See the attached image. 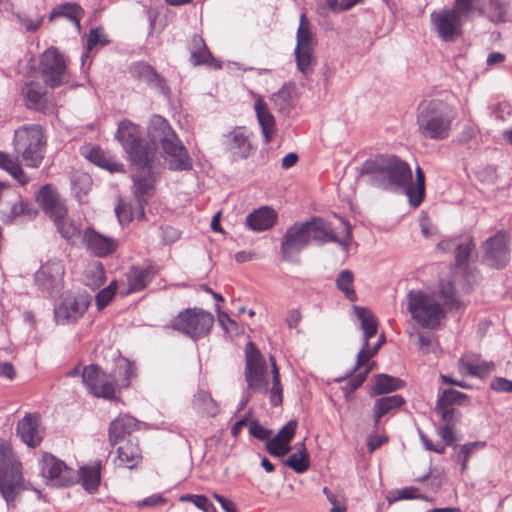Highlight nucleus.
<instances>
[{
  "instance_id": "obj_1",
  "label": "nucleus",
  "mask_w": 512,
  "mask_h": 512,
  "mask_svg": "<svg viewBox=\"0 0 512 512\" xmlns=\"http://www.w3.org/2000/svg\"><path fill=\"white\" fill-rule=\"evenodd\" d=\"M17 158L0 151V167L7 171L19 184L26 185L29 177L23 170L19 158L25 166L38 168L45 157L47 137L39 124H27L18 127L13 138Z\"/></svg>"
},
{
  "instance_id": "obj_2",
  "label": "nucleus",
  "mask_w": 512,
  "mask_h": 512,
  "mask_svg": "<svg viewBox=\"0 0 512 512\" xmlns=\"http://www.w3.org/2000/svg\"><path fill=\"white\" fill-rule=\"evenodd\" d=\"M407 309L413 320H440L447 311H460L463 304L456 297L453 285L441 284L439 294L411 290L407 295Z\"/></svg>"
},
{
  "instance_id": "obj_3",
  "label": "nucleus",
  "mask_w": 512,
  "mask_h": 512,
  "mask_svg": "<svg viewBox=\"0 0 512 512\" xmlns=\"http://www.w3.org/2000/svg\"><path fill=\"white\" fill-rule=\"evenodd\" d=\"M361 176H367L372 186L400 188L412 180V171L398 156L386 154L367 159L361 167Z\"/></svg>"
},
{
  "instance_id": "obj_4",
  "label": "nucleus",
  "mask_w": 512,
  "mask_h": 512,
  "mask_svg": "<svg viewBox=\"0 0 512 512\" xmlns=\"http://www.w3.org/2000/svg\"><path fill=\"white\" fill-rule=\"evenodd\" d=\"M456 112L449 103L440 100H424L417 107L416 123L419 133L431 140L449 137Z\"/></svg>"
},
{
  "instance_id": "obj_5",
  "label": "nucleus",
  "mask_w": 512,
  "mask_h": 512,
  "mask_svg": "<svg viewBox=\"0 0 512 512\" xmlns=\"http://www.w3.org/2000/svg\"><path fill=\"white\" fill-rule=\"evenodd\" d=\"M148 134L156 147L157 143L161 144L163 157L170 170L188 171L192 169V162L187 149L165 118L159 115L153 116Z\"/></svg>"
},
{
  "instance_id": "obj_6",
  "label": "nucleus",
  "mask_w": 512,
  "mask_h": 512,
  "mask_svg": "<svg viewBox=\"0 0 512 512\" xmlns=\"http://www.w3.org/2000/svg\"><path fill=\"white\" fill-rule=\"evenodd\" d=\"M473 12L484 16V8L476 7L475 0H455L452 8L434 11L430 18L439 38L451 42L462 35V26Z\"/></svg>"
},
{
  "instance_id": "obj_7",
  "label": "nucleus",
  "mask_w": 512,
  "mask_h": 512,
  "mask_svg": "<svg viewBox=\"0 0 512 512\" xmlns=\"http://www.w3.org/2000/svg\"><path fill=\"white\" fill-rule=\"evenodd\" d=\"M26 489L22 463L12 446L0 439V495L10 506L15 502L17 495Z\"/></svg>"
},
{
  "instance_id": "obj_8",
  "label": "nucleus",
  "mask_w": 512,
  "mask_h": 512,
  "mask_svg": "<svg viewBox=\"0 0 512 512\" xmlns=\"http://www.w3.org/2000/svg\"><path fill=\"white\" fill-rule=\"evenodd\" d=\"M115 137L129 155L132 164H147L155 161L157 147L150 136L149 142L141 139V130L138 125L129 120L121 121Z\"/></svg>"
},
{
  "instance_id": "obj_9",
  "label": "nucleus",
  "mask_w": 512,
  "mask_h": 512,
  "mask_svg": "<svg viewBox=\"0 0 512 512\" xmlns=\"http://www.w3.org/2000/svg\"><path fill=\"white\" fill-rule=\"evenodd\" d=\"M266 361L256 345L249 341L245 347L244 376L247 390L255 393L270 394L266 375Z\"/></svg>"
},
{
  "instance_id": "obj_10",
  "label": "nucleus",
  "mask_w": 512,
  "mask_h": 512,
  "mask_svg": "<svg viewBox=\"0 0 512 512\" xmlns=\"http://www.w3.org/2000/svg\"><path fill=\"white\" fill-rule=\"evenodd\" d=\"M39 72L46 86L56 88L68 80L67 59L58 49L50 47L40 56Z\"/></svg>"
},
{
  "instance_id": "obj_11",
  "label": "nucleus",
  "mask_w": 512,
  "mask_h": 512,
  "mask_svg": "<svg viewBox=\"0 0 512 512\" xmlns=\"http://www.w3.org/2000/svg\"><path fill=\"white\" fill-rule=\"evenodd\" d=\"M39 467L41 475L53 486L68 487L77 483L78 472L68 467L64 461L56 458L51 453H43L39 461Z\"/></svg>"
},
{
  "instance_id": "obj_12",
  "label": "nucleus",
  "mask_w": 512,
  "mask_h": 512,
  "mask_svg": "<svg viewBox=\"0 0 512 512\" xmlns=\"http://www.w3.org/2000/svg\"><path fill=\"white\" fill-rule=\"evenodd\" d=\"M81 376L84 385L95 397L116 399V380L112 375L104 373L98 365L91 364L84 367Z\"/></svg>"
},
{
  "instance_id": "obj_13",
  "label": "nucleus",
  "mask_w": 512,
  "mask_h": 512,
  "mask_svg": "<svg viewBox=\"0 0 512 512\" xmlns=\"http://www.w3.org/2000/svg\"><path fill=\"white\" fill-rule=\"evenodd\" d=\"M154 162L147 164H132L135 171L132 173L133 194L139 206V214L144 216V207L155 193L156 177L152 171Z\"/></svg>"
},
{
  "instance_id": "obj_14",
  "label": "nucleus",
  "mask_w": 512,
  "mask_h": 512,
  "mask_svg": "<svg viewBox=\"0 0 512 512\" xmlns=\"http://www.w3.org/2000/svg\"><path fill=\"white\" fill-rule=\"evenodd\" d=\"M341 223L343 224L345 235L339 238L336 236L332 225L320 217H315L305 222V224L308 225L307 230L309 231L310 241L314 240L318 244L335 242L343 246L346 250L352 241V228L351 225L343 219H341Z\"/></svg>"
},
{
  "instance_id": "obj_15",
  "label": "nucleus",
  "mask_w": 512,
  "mask_h": 512,
  "mask_svg": "<svg viewBox=\"0 0 512 512\" xmlns=\"http://www.w3.org/2000/svg\"><path fill=\"white\" fill-rule=\"evenodd\" d=\"M307 227L305 222H296L286 230L280 246L283 261H297L300 252L309 245L310 238Z\"/></svg>"
},
{
  "instance_id": "obj_16",
  "label": "nucleus",
  "mask_w": 512,
  "mask_h": 512,
  "mask_svg": "<svg viewBox=\"0 0 512 512\" xmlns=\"http://www.w3.org/2000/svg\"><path fill=\"white\" fill-rule=\"evenodd\" d=\"M90 303L91 298L88 295L67 292L55 307V318L56 320H77L83 317Z\"/></svg>"
},
{
  "instance_id": "obj_17",
  "label": "nucleus",
  "mask_w": 512,
  "mask_h": 512,
  "mask_svg": "<svg viewBox=\"0 0 512 512\" xmlns=\"http://www.w3.org/2000/svg\"><path fill=\"white\" fill-rule=\"evenodd\" d=\"M16 434L29 448L38 447L44 437L41 417L38 412H27L16 426Z\"/></svg>"
},
{
  "instance_id": "obj_18",
  "label": "nucleus",
  "mask_w": 512,
  "mask_h": 512,
  "mask_svg": "<svg viewBox=\"0 0 512 512\" xmlns=\"http://www.w3.org/2000/svg\"><path fill=\"white\" fill-rule=\"evenodd\" d=\"M65 266L61 260L50 259L35 274V282L39 288L51 291L62 287Z\"/></svg>"
},
{
  "instance_id": "obj_19",
  "label": "nucleus",
  "mask_w": 512,
  "mask_h": 512,
  "mask_svg": "<svg viewBox=\"0 0 512 512\" xmlns=\"http://www.w3.org/2000/svg\"><path fill=\"white\" fill-rule=\"evenodd\" d=\"M484 258L488 264L496 269L503 268L510 260L508 236L505 232H498L485 242Z\"/></svg>"
},
{
  "instance_id": "obj_20",
  "label": "nucleus",
  "mask_w": 512,
  "mask_h": 512,
  "mask_svg": "<svg viewBox=\"0 0 512 512\" xmlns=\"http://www.w3.org/2000/svg\"><path fill=\"white\" fill-rule=\"evenodd\" d=\"M82 241L87 250L96 257H106L113 254L118 247L114 238L105 236L91 227L83 231Z\"/></svg>"
},
{
  "instance_id": "obj_21",
  "label": "nucleus",
  "mask_w": 512,
  "mask_h": 512,
  "mask_svg": "<svg viewBox=\"0 0 512 512\" xmlns=\"http://www.w3.org/2000/svg\"><path fill=\"white\" fill-rule=\"evenodd\" d=\"M21 95L28 109L38 110L43 113L50 112L52 105L48 102L45 86L37 81H27L21 88Z\"/></svg>"
},
{
  "instance_id": "obj_22",
  "label": "nucleus",
  "mask_w": 512,
  "mask_h": 512,
  "mask_svg": "<svg viewBox=\"0 0 512 512\" xmlns=\"http://www.w3.org/2000/svg\"><path fill=\"white\" fill-rule=\"evenodd\" d=\"M137 424L138 421L129 415H120L114 419L108 430L110 445L115 446L133 437L132 432L137 429Z\"/></svg>"
},
{
  "instance_id": "obj_23",
  "label": "nucleus",
  "mask_w": 512,
  "mask_h": 512,
  "mask_svg": "<svg viewBox=\"0 0 512 512\" xmlns=\"http://www.w3.org/2000/svg\"><path fill=\"white\" fill-rule=\"evenodd\" d=\"M189 49L190 61L193 65H207L215 69L222 67L221 62L214 58L201 36L195 34L191 37Z\"/></svg>"
},
{
  "instance_id": "obj_24",
  "label": "nucleus",
  "mask_w": 512,
  "mask_h": 512,
  "mask_svg": "<svg viewBox=\"0 0 512 512\" xmlns=\"http://www.w3.org/2000/svg\"><path fill=\"white\" fill-rule=\"evenodd\" d=\"M154 276L155 272L152 268L133 267L127 275V287L122 284L119 294L125 297L143 290L153 280Z\"/></svg>"
},
{
  "instance_id": "obj_25",
  "label": "nucleus",
  "mask_w": 512,
  "mask_h": 512,
  "mask_svg": "<svg viewBox=\"0 0 512 512\" xmlns=\"http://www.w3.org/2000/svg\"><path fill=\"white\" fill-rule=\"evenodd\" d=\"M278 219L276 211L268 206L260 207L246 217L247 227L254 232L271 229Z\"/></svg>"
},
{
  "instance_id": "obj_26",
  "label": "nucleus",
  "mask_w": 512,
  "mask_h": 512,
  "mask_svg": "<svg viewBox=\"0 0 512 512\" xmlns=\"http://www.w3.org/2000/svg\"><path fill=\"white\" fill-rule=\"evenodd\" d=\"M117 459L128 468L134 469L142 462V452L137 437H130L117 448Z\"/></svg>"
},
{
  "instance_id": "obj_27",
  "label": "nucleus",
  "mask_w": 512,
  "mask_h": 512,
  "mask_svg": "<svg viewBox=\"0 0 512 512\" xmlns=\"http://www.w3.org/2000/svg\"><path fill=\"white\" fill-rule=\"evenodd\" d=\"M405 404V400L401 395H391L380 397L375 400L373 406V422L374 427L377 428L380 424L381 418L386 414L398 410Z\"/></svg>"
},
{
  "instance_id": "obj_28",
  "label": "nucleus",
  "mask_w": 512,
  "mask_h": 512,
  "mask_svg": "<svg viewBox=\"0 0 512 512\" xmlns=\"http://www.w3.org/2000/svg\"><path fill=\"white\" fill-rule=\"evenodd\" d=\"M255 112L257 115L258 122L262 129L265 143H270L276 132L275 119L272 113L269 111L267 104L261 98L255 101Z\"/></svg>"
},
{
  "instance_id": "obj_29",
  "label": "nucleus",
  "mask_w": 512,
  "mask_h": 512,
  "mask_svg": "<svg viewBox=\"0 0 512 512\" xmlns=\"http://www.w3.org/2000/svg\"><path fill=\"white\" fill-rule=\"evenodd\" d=\"M130 72L135 79L144 81L158 89L163 90L166 87L165 80L154 70L152 66L145 62L134 63L130 67Z\"/></svg>"
},
{
  "instance_id": "obj_30",
  "label": "nucleus",
  "mask_w": 512,
  "mask_h": 512,
  "mask_svg": "<svg viewBox=\"0 0 512 512\" xmlns=\"http://www.w3.org/2000/svg\"><path fill=\"white\" fill-rule=\"evenodd\" d=\"M403 188L405 189L409 204L414 208L419 207L425 198V175L419 166L416 167L415 183H412L411 180Z\"/></svg>"
},
{
  "instance_id": "obj_31",
  "label": "nucleus",
  "mask_w": 512,
  "mask_h": 512,
  "mask_svg": "<svg viewBox=\"0 0 512 512\" xmlns=\"http://www.w3.org/2000/svg\"><path fill=\"white\" fill-rule=\"evenodd\" d=\"M227 147L235 159L247 158L251 151L247 136L240 130H234L227 136Z\"/></svg>"
},
{
  "instance_id": "obj_32",
  "label": "nucleus",
  "mask_w": 512,
  "mask_h": 512,
  "mask_svg": "<svg viewBox=\"0 0 512 512\" xmlns=\"http://www.w3.org/2000/svg\"><path fill=\"white\" fill-rule=\"evenodd\" d=\"M100 470L101 461H97L91 466L81 467L80 472L78 473L77 482H81L83 488L89 493L96 492L101 479Z\"/></svg>"
},
{
  "instance_id": "obj_33",
  "label": "nucleus",
  "mask_w": 512,
  "mask_h": 512,
  "mask_svg": "<svg viewBox=\"0 0 512 512\" xmlns=\"http://www.w3.org/2000/svg\"><path fill=\"white\" fill-rule=\"evenodd\" d=\"M84 14L85 12L79 4L67 2L55 7L50 13L49 20L53 21L58 17H66L72 21L78 29H80V22L84 17Z\"/></svg>"
},
{
  "instance_id": "obj_34",
  "label": "nucleus",
  "mask_w": 512,
  "mask_h": 512,
  "mask_svg": "<svg viewBox=\"0 0 512 512\" xmlns=\"http://www.w3.org/2000/svg\"><path fill=\"white\" fill-rule=\"evenodd\" d=\"M193 409L201 415L215 417L219 413L216 401L205 390H199L192 401Z\"/></svg>"
},
{
  "instance_id": "obj_35",
  "label": "nucleus",
  "mask_w": 512,
  "mask_h": 512,
  "mask_svg": "<svg viewBox=\"0 0 512 512\" xmlns=\"http://www.w3.org/2000/svg\"><path fill=\"white\" fill-rule=\"evenodd\" d=\"M213 322H173L171 328L192 338L198 339L209 333Z\"/></svg>"
},
{
  "instance_id": "obj_36",
  "label": "nucleus",
  "mask_w": 512,
  "mask_h": 512,
  "mask_svg": "<svg viewBox=\"0 0 512 512\" xmlns=\"http://www.w3.org/2000/svg\"><path fill=\"white\" fill-rule=\"evenodd\" d=\"M294 55L299 72L305 77L312 74L317 62L315 48H295Z\"/></svg>"
},
{
  "instance_id": "obj_37",
  "label": "nucleus",
  "mask_w": 512,
  "mask_h": 512,
  "mask_svg": "<svg viewBox=\"0 0 512 512\" xmlns=\"http://www.w3.org/2000/svg\"><path fill=\"white\" fill-rule=\"evenodd\" d=\"M405 382L388 374H377L374 378L373 394L381 395L404 387Z\"/></svg>"
},
{
  "instance_id": "obj_38",
  "label": "nucleus",
  "mask_w": 512,
  "mask_h": 512,
  "mask_svg": "<svg viewBox=\"0 0 512 512\" xmlns=\"http://www.w3.org/2000/svg\"><path fill=\"white\" fill-rule=\"evenodd\" d=\"M297 44L295 48H315L316 39L315 34L312 32L310 23L305 13L300 16L299 27L297 29Z\"/></svg>"
},
{
  "instance_id": "obj_39",
  "label": "nucleus",
  "mask_w": 512,
  "mask_h": 512,
  "mask_svg": "<svg viewBox=\"0 0 512 512\" xmlns=\"http://www.w3.org/2000/svg\"><path fill=\"white\" fill-rule=\"evenodd\" d=\"M86 158L90 162H92L102 168H105V169L109 170L110 172H123L124 171L123 165L121 163L111 161L105 155L104 151L98 147L91 148L87 152Z\"/></svg>"
},
{
  "instance_id": "obj_40",
  "label": "nucleus",
  "mask_w": 512,
  "mask_h": 512,
  "mask_svg": "<svg viewBox=\"0 0 512 512\" xmlns=\"http://www.w3.org/2000/svg\"><path fill=\"white\" fill-rule=\"evenodd\" d=\"M299 445L301 447L299 452L291 454L284 464L296 473H304L309 468L310 458L304 442H301Z\"/></svg>"
},
{
  "instance_id": "obj_41",
  "label": "nucleus",
  "mask_w": 512,
  "mask_h": 512,
  "mask_svg": "<svg viewBox=\"0 0 512 512\" xmlns=\"http://www.w3.org/2000/svg\"><path fill=\"white\" fill-rule=\"evenodd\" d=\"M272 386L270 388V403L272 406H280L283 402V388L280 381L279 368L273 356H270Z\"/></svg>"
},
{
  "instance_id": "obj_42",
  "label": "nucleus",
  "mask_w": 512,
  "mask_h": 512,
  "mask_svg": "<svg viewBox=\"0 0 512 512\" xmlns=\"http://www.w3.org/2000/svg\"><path fill=\"white\" fill-rule=\"evenodd\" d=\"M458 366L461 372L465 371L470 376L484 378L494 368V363L482 362L481 364L475 365L463 356L459 359Z\"/></svg>"
},
{
  "instance_id": "obj_43",
  "label": "nucleus",
  "mask_w": 512,
  "mask_h": 512,
  "mask_svg": "<svg viewBox=\"0 0 512 512\" xmlns=\"http://www.w3.org/2000/svg\"><path fill=\"white\" fill-rule=\"evenodd\" d=\"M469 402V396L458 390L448 388L445 389L441 395L438 396L436 404L446 408L453 407L454 405H464Z\"/></svg>"
},
{
  "instance_id": "obj_44",
  "label": "nucleus",
  "mask_w": 512,
  "mask_h": 512,
  "mask_svg": "<svg viewBox=\"0 0 512 512\" xmlns=\"http://www.w3.org/2000/svg\"><path fill=\"white\" fill-rule=\"evenodd\" d=\"M105 269L102 263L93 262L86 267L85 284L92 288H99L105 282Z\"/></svg>"
},
{
  "instance_id": "obj_45",
  "label": "nucleus",
  "mask_w": 512,
  "mask_h": 512,
  "mask_svg": "<svg viewBox=\"0 0 512 512\" xmlns=\"http://www.w3.org/2000/svg\"><path fill=\"white\" fill-rule=\"evenodd\" d=\"M353 284L354 275L350 270H342L336 278V287L350 301H355L357 299Z\"/></svg>"
},
{
  "instance_id": "obj_46",
  "label": "nucleus",
  "mask_w": 512,
  "mask_h": 512,
  "mask_svg": "<svg viewBox=\"0 0 512 512\" xmlns=\"http://www.w3.org/2000/svg\"><path fill=\"white\" fill-rule=\"evenodd\" d=\"M56 227L61 236L71 244H74L82 235L80 225L68 217L59 222Z\"/></svg>"
},
{
  "instance_id": "obj_47",
  "label": "nucleus",
  "mask_w": 512,
  "mask_h": 512,
  "mask_svg": "<svg viewBox=\"0 0 512 512\" xmlns=\"http://www.w3.org/2000/svg\"><path fill=\"white\" fill-rule=\"evenodd\" d=\"M508 3L502 0H489L487 11L484 15L492 22H505L507 20Z\"/></svg>"
},
{
  "instance_id": "obj_48",
  "label": "nucleus",
  "mask_w": 512,
  "mask_h": 512,
  "mask_svg": "<svg viewBox=\"0 0 512 512\" xmlns=\"http://www.w3.org/2000/svg\"><path fill=\"white\" fill-rule=\"evenodd\" d=\"M36 214L37 211L34 209L32 204L25 202L22 199H17L10 208L9 217L15 219L24 216L28 219H32Z\"/></svg>"
},
{
  "instance_id": "obj_49",
  "label": "nucleus",
  "mask_w": 512,
  "mask_h": 512,
  "mask_svg": "<svg viewBox=\"0 0 512 512\" xmlns=\"http://www.w3.org/2000/svg\"><path fill=\"white\" fill-rule=\"evenodd\" d=\"M485 446V442L481 441H475V442H468L461 446H458L459 451L457 453V461L461 465V472H465L467 469V463L469 461V457L472 454V452L476 448H483Z\"/></svg>"
},
{
  "instance_id": "obj_50",
  "label": "nucleus",
  "mask_w": 512,
  "mask_h": 512,
  "mask_svg": "<svg viewBox=\"0 0 512 512\" xmlns=\"http://www.w3.org/2000/svg\"><path fill=\"white\" fill-rule=\"evenodd\" d=\"M435 411L437 414L440 415L442 421L444 422V424L441 425L440 427H456L461 416V413L454 407H439V405L436 404Z\"/></svg>"
},
{
  "instance_id": "obj_51",
  "label": "nucleus",
  "mask_w": 512,
  "mask_h": 512,
  "mask_svg": "<svg viewBox=\"0 0 512 512\" xmlns=\"http://www.w3.org/2000/svg\"><path fill=\"white\" fill-rule=\"evenodd\" d=\"M60 201L59 196L51 185H44L37 194V202L46 211Z\"/></svg>"
},
{
  "instance_id": "obj_52",
  "label": "nucleus",
  "mask_w": 512,
  "mask_h": 512,
  "mask_svg": "<svg viewBox=\"0 0 512 512\" xmlns=\"http://www.w3.org/2000/svg\"><path fill=\"white\" fill-rule=\"evenodd\" d=\"M120 289L122 287L114 280L107 287L100 290L95 298L98 309L104 308L114 298L115 294L119 293Z\"/></svg>"
},
{
  "instance_id": "obj_53",
  "label": "nucleus",
  "mask_w": 512,
  "mask_h": 512,
  "mask_svg": "<svg viewBox=\"0 0 512 512\" xmlns=\"http://www.w3.org/2000/svg\"><path fill=\"white\" fill-rule=\"evenodd\" d=\"M381 346L382 342H377L373 347H370L369 342L363 343L358 352L356 365L352 372L355 373L362 365L367 363L378 352Z\"/></svg>"
},
{
  "instance_id": "obj_54",
  "label": "nucleus",
  "mask_w": 512,
  "mask_h": 512,
  "mask_svg": "<svg viewBox=\"0 0 512 512\" xmlns=\"http://www.w3.org/2000/svg\"><path fill=\"white\" fill-rule=\"evenodd\" d=\"M265 448L273 457H283L291 451L290 444L270 439L266 442Z\"/></svg>"
},
{
  "instance_id": "obj_55",
  "label": "nucleus",
  "mask_w": 512,
  "mask_h": 512,
  "mask_svg": "<svg viewBox=\"0 0 512 512\" xmlns=\"http://www.w3.org/2000/svg\"><path fill=\"white\" fill-rule=\"evenodd\" d=\"M109 43V40L106 38V35L104 34V30L101 27H97L94 29H91L88 38H87V51L90 52L92 49L100 44L101 46H104Z\"/></svg>"
},
{
  "instance_id": "obj_56",
  "label": "nucleus",
  "mask_w": 512,
  "mask_h": 512,
  "mask_svg": "<svg viewBox=\"0 0 512 512\" xmlns=\"http://www.w3.org/2000/svg\"><path fill=\"white\" fill-rule=\"evenodd\" d=\"M178 320H213V315L200 308H188L178 315Z\"/></svg>"
},
{
  "instance_id": "obj_57",
  "label": "nucleus",
  "mask_w": 512,
  "mask_h": 512,
  "mask_svg": "<svg viewBox=\"0 0 512 512\" xmlns=\"http://www.w3.org/2000/svg\"><path fill=\"white\" fill-rule=\"evenodd\" d=\"M297 428V421L290 420L287 422L285 426H283L279 432L273 437V439L278 440L280 442H284L290 444L293 439Z\"/></svg>"
},
{
  "instance_id": "obj_58",
  "label": "nucleus",
  "mask_w": 512,
  "mask_h": 512,
  "mask_svg": "<svg viewBox=\"0 0 512 512\" xmlns=\"http://www.w3.org/2000/svg\"><path fill=\"white\" fill-rule=\"evenodd\" d=\"M475 248V243L472 239L467 240L465 243L459 244L456 249V264L461 266L468 260L472 250Z\"/></svg>"
},
{
  "instance_id": "obj_59",
  "label": "nucleus",
  "mask_w": 512,
  "mask_h": 512,
  "mask_svg": "<svg viewBox=\"0 0 512 512\" xmlns=\"http://www.w3.org/2000/svg\"><path fill=\"white\" fill-rule=\"evenodd\" d=\"M249 434L261 441H265L272 435V430L263 427L257 419L249 422Z\"/></svg>"
},
{
  "instance_id": "obj_60",
  "label": "nucleus",
  "mask_w": 512,
  "mask_h": 512,
  "mask_svg": "<svg viewBox=\"0 0 512 512\" xmlns=\"http://www.w3.org/2000/svg\"><path fill=\"white\" fill-rule=\"evenodd\" d=\"M45 212L49 214L54 224L57 225L59 222L67 218L68 210L61 201H58L55 205L48 208Z\"/></svg>"
},
{
  "instance_id": "obj_61",
  "label": "nucleus",
  "mask_w": 512,
  "mask_h": 512,
  "mask_svg": "<svg viewBox=\"0 0 512 512\" xmlns=\"http://www.w3.org/2000/svg\"><path fill=\"white\" fill-rule=\"evenodd\" d=\"M194 505L204 512H217L213 503L204 495H192L189 497Z\"/></svg>"
},
{
  "instance_id": "obj_62",
  "label": "nucleus",
  "mask_w": 512,
  "mask_h": 512,
  "mask_svg": "<svg viewBox=\"0 0 512 512\" xmlns=\"http://www.w3.org/2000/svg\"><path fill=\"white\" fill-rule=\"evenodd\" d=\"M454 429L455 427H438L437 432L444 441L445 445L452 446L454 449H457L458 445L455 444L456 437Z\"/></svg>"
},
{
  "instance_id": "obj_63",
  "label": "nucleus",
  "mask_w": 512,
  "mask_h": 512,
  "mask_svg": "<svg viewBox=\"0 0 512 512\" xmlns=\"http://www.w3.org/2000/svg\"><path fill=\"white\" fill-rule=\"evenodd\" d=\"M490 388L497 392L512 393V381L504 377H495L490 383Z\"/></svg>"
},
{
  "instance_id": "obj_64",
  "label": "nucleus",
  "mask_w": 512,
  "mask_h": 512,
  "mask_svg": "<svg viewBox=\"0 0 512 512\" xmlns=\"http://www.w3.org/2000/svg\"><path fill=\"white\" fill-rule=\"evenodd\" d=\"M115 211L121 224L129 223L133 219L132 208L128 204H119Z\"/></svg>"
}]
</instances>
